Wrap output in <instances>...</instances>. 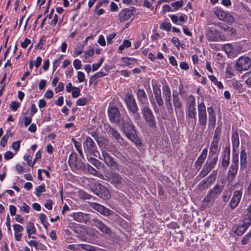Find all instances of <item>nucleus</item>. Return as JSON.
Listing matches in <instances>:
<instances>
[{
  "mask_svg": "<svg viewBox=\"0 0 251 251\" xmlns=\"http://www.w3.org/2000/svg\"><path fill=\"white\" fill-rule=\"evenodd\" d=\"M103 61H104V58H101L100 59V60H99V61L98 62V63L93 64H92V70H93V71H95L97 70L100 67V66L101 65V64H102Z\"/></svg>",
  "mask_w": 251,
  "mask_h": 251,
  "instance_id": "51",
  "label": "nucleus"
},
{
  "mask_svg": "<svg viewBox=\"0 0 251 251\" xmlns=\"http://www.w3.org/2000/svg\"><path fill=\"white\" fill-rule=\"evenodd\" d=\"M20 208L23 212L25 213H28L29 212L30 207L25 202L23 203V205L20 207Z\"/></svg>",
  "mask_w": 251,
  "mask_h": 251,
  "instance_id": "57",
  "label": "nucleus"
},
{
  "mask_svg": "<svg viewBox=\"0 0 251 251\" xmlns=\"http://www.w3.org/2000/svg\"><path fill=\"white\" fill-rule=\"evenodd\" d=\"M20 103L17 101H12L9 104V108L13 111H16L20 107Z\"/></svg>",
  "mask_w": 251,
  "mask_h": 251,
  "instance_id": "45",
  "label": "nucleus"
},
{
  "mask_svg": "<svg viewBox=\"0 0 251 251\" xmlns=\"http://www.w3.org/2000/svg\"><path fill=\"white\" fill-rule=\"evenodd\" d=\"M84 152L87 155H92L97 156V154L99 153L98 148L96 144L89 136L86 137L85 141L83 143Z\"/></svg>",
  "mask_w": 251,
  "mask_h": 251,
  "instance_id": "9",
  "label": "nucleus"
},
{
  "mask_svg": "<svg viewBox=\"0 0 251 251\" xmlns=\"http://www.w3.org/2000/svg\"><path fill=\"white\" fill-rule=\"evenodd\" d=\"M241 223L248 227L251 225V203L242 216Z\"/></svg>",
  "mask_w": 251,
  "mask_h": 251,
  "instance_id": "24",
  "label": "nucleus"
},
{
  "mask_svg": "<svg viewBox=\"0 0 251 251\" xmlns=\"http://www.w3.org/2000/svg\"><path fill=\"white\" fill-rule=\"evenodd\" d=\"M251 66V60L248 57H240L235 64V68L238 72L248 70Z\"/></svg>",
  "mask_w": 251,
  "mask_h": 251,
  "instance_id": "14",
  "label": "nucleus"
},
{
  "mask_svg": "<svg viewBox=\"0 0 251 251\" xmlns=\"http://www.w3.org/2000/svg\"><path fill=\"white\" fill-rule=\"evenodd\" d=\"M125 102L129 111L133 114L136 115L138 118L140 116L138 113V107L133 94L128 93L125 97Z\"/></svg>",
  "mask_w": 251,
  "mask_h": 251,
  "instance_id": "7",
  "label": "nucleus"
},
{
  "mask_svg": "<svg viewBox=\"0 0 251 251\" xmlns=\"http://www.w3.org/2000/svg\"><path fill=\"white\" fill-rule=\"evenodd\" d=\"M243 193V189L236 190L233 192V196L229 202V205L232 210L234 209L239 204Z\"/></svg>",
  "mask_w": 251,
  "mask_h": 251,
  "instance_id": "18",
  "label": "nucleus"
},
{
  "mask_svg": "<svg viewBox=\"0 0 251 251\" xmlns=\"http://www.w3.org/2000/svg\"><path fill=\"white\" fill-rule=\"evenodd\" d=\"M221 134L222 124H221L220 125L218 124V126L216 127L214 133L213 138L220 140Z\"/></svg>",
  "mask_w": 251,
  "mask_h": 251,
  "instance_id": "38",
  "label": "nucleus"
},
{
  "mask_svg": "<svg viewBox=\"0 0 251 251\" xmlns=\"http://www.w3.org/2000/svg\"><path fill=\"white\" fill-rule=\"evenodd\" d=\"M224 189L223 185L216 184L213 189L210 190L203 199V202L206 203L214 204L215 200L221 194Z\"/></svg>",
  "mask_w": 251,
  "mask_h": 251,
  "instance_id": "6",
  "label": "nucleus"
},
{
  "mask_svg": "<svg viewBox=\"0 0 251 251\" xmlns=\"http://www.w3.org/2000/svg\"><path fill=\"white\" fill-rule=\"evenodd\" d=\"M87 102V100L86 98H81L76 100V104L78 106H83L86 104Z\"/></svg>",
  "mask_w": 251,
  "mask_h": 251,
  "instance_id": "53",
  "label": "nucleus"
},
{
  "mask_svg": "<svg viewBox=\"0 0 251 251\" xmlns=\"http://www.w3.org/2000/svg\"><path fill=\"white\" fill-rule=\"evenodd\" d=\"M87 159L88 161L94 165L97 169H99L101 166L103 165L101 162L94 157H87Z\"/></svg>",
  "mask_w": 251,
  "mask_h": 251,
  "instance_id": "37",
  "label": "nucleus"
},
{
  "mask_svg": "<svg viewBox=\"0 0 251 251\" xmlns=\"http://www.w3.org/2000/svg\"><path fill=\"white\" fill-rule=\"evenodd\" d=\"M123 132L126 137L133 142L136 146H141L142 143L138 138L133 124L129 122H122Z\"/></svg>",
  "mask_w": 251,
  "mask_h": 251,
  "instance_id": "1",
  "label": "nucleus"
},
{
  "mask_svg": "<svg viewBox=\"0 0 251 251\" xmlns=\"http://www.w3.org/2000/svg\"><path fill=\"white\" fill-rule=\"evenodd\" d=\"M45 97L47 99H51L53 96V93L50 90H48L45 94Z\"/></svg>",
  "mask_w": 251,
  "mask_h": 251,
  "instance_id": "64",
  "label": "nucleus"
},
{
  "mask_svg": "<svg viewBox=\"0 0 251 251\" xmlns=\"http://www.w3.org/2000/svg\"><path fill=\"white\" fill-rule=\"evenodd\" d=\"M251 240V234L249 233L247 235H246L241 240V243L242 245H246L247 244L249 241Z\"/></svg>",
  "mask_w": 251,
  "mask_h": 251,
  "instance_id": "52",
  "label": "nucleus"
},
{
  "mask_svg": "<svg viewBox=\"0 0 251 251\" xmlns=\"http://www.w3.org/2000/svg\"><path fill=\"white\" fill-rule=\"evenodd\" d=\"M13 156L14 154L12 152L10 151H6L4 155V158L6 160L12 159L13 157Z\"/></svg>",
  "mask_w": 251,
  "mask_h": 251,
  "instance_id": "61",
  "label": "nucleus"
},
{
  "mask_svg": "<svg viewBox=\"0 0 251 251\" xmlns=\"http://www.w3.org/2000/svg\"><path fill=\"white\" fill-rule=\"evenodd\" d=\"M68 162L70 167L82 172L85 170V164L79 159L75 152H72L69 158Z\"/></svg>",
  "mask_w": 251,
  "mask_h": 251,
  "instance_id": "11",
  "label": "nucleus"
},
{
  "mask_svg": "<svg viewBox=\"0 0 251 251\" xmlns=\"http://www.w3.org/2000/svg\"><path fill=\"white\" fill-rule=\"evenodd\" d=\"M135 12V8L133 7L123 9L119 14L120 21L124 22L129 20Z\"/></svg>",
  "mask_w": 251,
  "mask_h": 251,
  "instance_id": "19",
  "label": "nucleus"
},
{
  "mask_svg": "<svg viewBox=\"0 0 251 251\" xmlns=\"http://www.w3.org/2000/svg\"><path fill=\"white\" fill-rule=\"evenodd\" d=\"M35 190H36V193H35L37 197H39L40 196L41 193L46 191L45 184H43L42 185H41L38 186L37 187H36Z\"/></svg>",
  "mask_w": 251,
  "mask_h": 251,
  "instance_id": "47",
  "label": "nucleus"
},
{
  "mask_svg": "<svg viewBox=\"0 0 251 251\" xmlns=\"http://www.w3.org/2000/svg\"><path fill=\"white\" fill-rule=\"evenodd\" d=\"M214 13L220 20L225 21L227 23H232L234 22V19L231 15L224 11L220 8H215Z\"/></svg>",
  "mask_w": 251,
  "mask_h": 251,
  "instance_id": "16",
  "label": "nucleus"
},
{
  "mask_svg": "<svg viewBox=\"0 0 251 251\" xmlns=\"http://www.w3.org/2000/svg\"><path fill=\"white\" fill-rule=\"evenodd\" d=\"M78 247H81L82 249L88 251H95V249L93 246L86 244L77 245Z\"/></svg>",
  "mask_w": 251,
  "mask_h": 251,
  "instance_id": "48",
  "label": "nucleus"
},
{
  "mask_svg": "<svg viewBox=\"0 0 251 251\" xmlns=\"http://www.w3.org/2000/svg\"><path fill=\"white\" fill-rule=\"evenodd\" d=\"M209 185L207 183V180L206 179H203L201 181L198 185V188L199 190L202 191L209 187Z\"/></svg>",
  "mask_w": 251,
  "mask_h": 251,
  "instance_id": "42",
  "label": "nucleus"
},
{
  "mask_svg": "<svg viewBox=\"0 0 251 251\" xmlns=\"http://www.w3.org/2000/svg\"><path fill=\"white\" fill-rule=\"evenodd\" d=\"M138 100L141 105H149L147 95L143 89H139L136 92Z\"/></svg>",
  "mask_w": 251,
  "mask_h": 251,
  "instance_id": "21",
  "label": "nucleus"
},
{
  "mask_svg": "<svg viewBox=\"0 0 251 251\" xmlns=\"http://www.w3.org/2000/svg\"><path fill=\"white\" fill-rule=\"evenodd\" d=\"M108 133L111 134L118 143L121 144L123 142L124 140L123 138L121 136L118 131L115 128L110 127L108 129Z\"/></svg>",
  "mask_w": 251,
  "mask_h": 251,
  "instance_id": "29",
  "label": "nucleus"
},
{
  "mask_svg": "<svg viewBox=\"0 0 251 251\" xmlns=\"http://www.w3.org/2000/svg\"><path fill=\"white\" fill-rule=\"evenodd\" d=\"M71 217L73 219L77 222L84 223H90V219L93 217L88 214H85L82 212H77L73 213L71 215Z\"/></svg>",
  "mask_w": 251,
  "mask_h": 251,
  "instance_id": "20",
  "label": "nucleus"
},
{
  "mask_svg": "<svg viewBox=\"0 0 251 251\" xmlns=\"http://www.w3.org/2000/svg\"><path fill=\"white\" fill-rule=\"evenodd\" d=\"M73 65L75 68L76 70L79 69L81 66L80 61L77 59H75L74 60Z\"/></svg>",
  "mask_w": 251,
  "mask_h": 251,
  "instance_id": "60",
  "label": "nucleus"
},
{
  "mask_svg": "<svg viewBox=\"0 0 251 251\" xmlns=\"http://www.w3.org/2000/svg\"><path fill=\"white\" fill-rule=\"evenodd\" d=\"M239 169V154L232 153L231 163L227 172V180L229 183H232L235 180Z\"/></svg>",
  "mask_w": 251,
  "mask_h": 251,
  "instance_id": "2",
  "label": "nucleus"
},
{
  "mask_svg": "<svg viewBox=\"0 0 251 251\" xmlns=\"http://www.w3.org/2000/svg\"><path fill=\"white\" fill-rule=\"evenodd\" d=\"M219 139H214L210 144L209 153L210 154L219 155V152L220 150V146H219Z\"/></svg>",
  "mask_w": 251,
  "mask_h": 251,
  "instance_id": "26",
  "label": "nucleus"
},
{
  "mask_svg": "<svg viewBox=\"0 0 251 251\" xmlns=\"http://www.w3.org/2000/svg\"><path fill=\"white\" fill-rule=\"evenodd\" d=\"M208 114V127L213 128L216 125V115L214 109L212 106L209 107L207 109Z\"/></svg>",
  "mask_w": 251,
  "mask_h": 251,
  "instance_id": "25",
  "label": "nucleus"
},
{
  "mask_svg": "<svg viewBox=\"0 0 251 251\" xmlns=\"http://www.w3.org/2000/svg\"><path fill=\"white\" fill-rule=\"evenodd\" d=\"M101 155L102 157H100V159L104 161L107 167L114 171L119 169L120 166L119 164L109 153L105 151H102Z\"/></svg>",
  "mask_w": 251,
  "mask_h": 251,
  "instance_id": "10",
  "label": "nucleus"
},
{
  "mask_svg": "<svg viewBox=\"0 0 251 251\" xmlns=\"http://www.w3.org/2000/svg\"><path fill=\"white\" fill-rule=\"evenodd\" d=\"M12 148L14 150H15L16 151H19L20 147V141H18L16 142H14L12 143Z\"/></svg>",
  "mask_w": 251,
  "mask_h": 251,
  "instance_id": "62",
  "label": "nucleus"
},
{
  "mask_svg": "<svg viewBox=\"0 0 251 251\" xmlns=\"http://www.w3.org/2000/svg\"><path fill=\"white\" fill-rule=\"evenodd\" d=\"M248 227V226L241 223L239 225L234 226L233 230L236 234L241 236L246 231Z\"/></svg>",
  "mask_w": 251,
  "mask_h": 251,
  "instance_id": "30",
  "label": "nucleus"
},
{
  "mask_svg": "<svg viewBox=\"0 0 251 251\" xmlns=\"http://www.w3.org/2000/svg\"><path fill=\"white\" fill-rule=\"evenodd\" d=\"M231 142L232 144V152L238 153L236 149L239 146V138L237 131H233L232 133Z\"/></svg>",
  "mask_w": 251,
  "mask_h": 251,
  "instance_id": "28",
  "label": "nucleus"
},
{
  "mask_svg": "<svg viewBox=\"0 0 251 251\" xmlns=\"http://www.w3.org/2000/svg\"><path fill=\"white\" fill-rule=\"evenodd\" d=\"M85 170L82 171L84 174L89 173L93 176H99L100 173L94 168L90 166L89 164H86L85 165Z\"/></svg>",
  "mask_w": 251,
  "mask_h": 251,
  "instance_id": "33",
  "label": "nucleus"
},
{
  "mask_svg": "<svg viewBox=\"0 0 251 251\" xmlns=\"http://www.w3.org/2000/svg\"><path fill=\"white\" fill-rule=\"evenodd\" d=\"M72 91V96L74 98H76L80 95V89L78 87H74Z\"/></svg>",
  "mask_w": 251,
  "mask_h": 251,
  "instance_id": "54",
  "label": "nucleus"
},
{
  "mask_svg": "<svg viewBox=\"0 0 251 251\" xmlns=\"http://www.w3.org/2000/svg\"><path fill=\"white\" fill-rule=\"evenodd\" d=\"M91 206L95 210L104 216H109L113 213L111 210L97 203L94 202Z\"/></svg>",
  "mask_w": 251,
  "mask_h": 251,
  "instance_id": "22",
  "label": "nucleus"
},
{
  "mask_svg": "<svg viewBox=\"0 0 251 251\" xmlns=\"http://www.w3.org/2000/svg\"><path fill=\"white\" fill-rule=\"evenodd\" d=\"M107 113L111 123L116 124L117 125H121L123 119L121 116L119 109L116 106H109L107 110Z\"/></svg>",
  "mask_w": 251,
  "mask_h": 251,
  "instance_id": "8",
  "label": "nucleus"
},
{
  "mask_svg": "<svg viewBox=\"0 0 251 251\" xmlns=\"http://www.w3.org/2000/svg\"><path fill=\"white\" fill-rule=\"evenodd\" d=\"M77 79L79 82H82L84 81L85 75L83 72L80 71L77 72Z\"/></svg>",
  "mask_w": 251,
  "mask_h": 251,
  "instance_id": "58",
  "label": "nucleus"
},
{
  "mask_svg": "<svg viewBox=\"0 0 251 251\" xmlns=\"http://www.w3.org/2000/svg\"><path fill=\"white\" fill-rule=\"evenodd\" d=\"M197 112L196 107L186 108V116L189 119H195Z\"/></svg>",
  "mask_w": 251,
  "mask_h": 251,
  "instance_id": "35",
  "label": "nucleus"
},
{
  "mask_svg": "<svg viewBox=\"0 0 251 251\" xmlns=\"http://www.w3.org/2000/svg\"><path fill=\"white\" fill-rule=\"evenodd\" d=\"M187 108L196 107L195 98L191 96L186 103Z\"/></svg>",
  "mask_w": 251,
  "mask_h": 251,
  "instance_id": "43",
  "label": "nucleus"
},
{
  "mask_svg": "<svg viewBox=\"0 0 251 251\" xmlns=\"http://www.w3.org/2000/svg\"><path fill=\"white\" fill-rule=\"evenodd\" d=\"M183 5V1L182 0L177 1L171 4V6L174 8L175 10H177Z\"/></svg>",
  "mask_w": 251,
  "mask_h": 251,
  "instance_id": "50",
  "label": "nucleus"
},
{
  "mask_svg": "<svg viewBox=\"0 0 251 251\" xmlns=\"http://www.w3.org/2000/svg\"><path fill=\"white\" fill-rule=\"evenodd\" d=\"M205 159L206 158H205L204 157L199 156L198 157L197 160H196V161L195 163V164H194L195 168L198 170H200L201 168L202 165L204 163Z\"/></svg>",
  "mask_w": 251,
  "mask_h": 251,
  "instance_id": "40",
  "label": "nucleus"
},
{
  "mask_svg": "<svg viewBox=\"0 0 251 251\" xmlns=\"http://www.w3.org/2000/svg\"><path fill=\"white\" fill-rule=\"evenodd\" d=\"M165 102L168 112L169 113H172L173 112V107L171 100L166 101Z\"/></svg>",
  "mask_w": 251,
  "mask_h": 251,
  "instance_id": "56",
  "label": "nucleus"
},
{
  "mask_svg": "<svg viewBox=\"0 0 251 251\" xmlns=\"http://www.w3.org/2000/svg\"><path fill=\"white\" fill-rule=\"evenodd\" d=\"M173 104L176 110L181 109L182 108V103L180 98L173 100Z\"/></svg>",
  "mask_w": 251,
  "mask_h": 251,
  "instance_id": "41",
  "label": "nucleus"
},
{
  "mask_svg": "<svg viewBox=\"0 0 251 251\" xmlns=\"http://www.w3.org/2000/svg\"><path fill=\"white\" fill-rule=\"evenodd\" d=\"M218 155L210 154L209 153L207 160L204 164L200 172L199 176L204 177L213 169L217 163Z\"/></svg>",
  "mask_w": 251,
  "mask_h": 251,
  "instance_id": "4",
  "label": "nucleus"
},
{
  "mask_svg": "<svg viewBox=\"0 0 251 251\" xmlns=\"http://www.w3.org/2000/svg\"><path fill=\"white\" fill-rule=\"evenodd\" d=\"M141 113L143 118L145 121L147 125L154 129L156 127V122L155 117L149 105L142 106L141 107Z\"/></svg>",
  "mask_w": 251,
  "mask_h": 251,
  "instance_id": "5",
  "label": "nucleus"
},
{
  "mask_svg": "<svg viewBox=\"0 0 251 251\" xmlns=\"http://www.w3.org/2000/svg\"><path fill=\"white\" fill-rule=\"evenodd\" d=\"M230 148L226 146L224 149L221 155V166L224 169H227L230 163Z\"/></svg>",
  "mask_w": 251,
  "mask_h": 251,
  "instance_id": "17",
  "label": "nucleus"
},
{
  "mask_svg": "<svg viewBox=\"0 0 251 251\" xmlns=\"http://www.w3.org/2000/svg\"><path fill=\"white\" fill-rule=\"evenodd\" d=\"M15 233H18L19 232H22L24 230V227L19 224H14L13 226Z\"/></svg>",
  "mask_w": 251,
  "mask_h": 251,
  "instance_id": "55",
  "label": "nucleus"
},
{
  "mask_svg": "<svg viewBox=\"0 0 251 251\" xmlns=\"http://www.w3.org/2000/svg\"><path fill=\"white\" fill-rule=\"evenodd\" d=\"M240 169L244 170L247 168V154L245 147H242L240 151Z\"/></svg>",
  "mask_w": 251,
  "mask_h": 251,
  "instance_id": "27",
  "label": "nucleus"
},
{
  "mask_svg": "<svg viewBox=\"0 0 251 251\" xmlns=\"http://www.w3.org/2000/svg\"><path fill=\"white\" fill-rule=\"evenodd\" d=\"M107 180L115 187L122 185L124 183L123 178L118 173L114 172L108 173L106 175Z\"/></svg>",
  "mask_w": 251,
  "mask_h": 251,
  "instance_id": "15",
  "label": "nucleus"
},
{
  "mask_svg": "<svg viewBox=\"0 0 251 251\" xmlns=\"http://www.w3.org/2000/svg\"><path fill=\"white\" fill-rule=\"evenodd\" d=\"M226 53L227 56L229 58H234L238 54V52L236 50V48H222Z\"/></svg>",
  "mask_w": 251,
  "mask_h": 251,
  "instance_id": "34",
  "label": "nucleus"
},
{
  "mask_svg": "<svg viewBox=\"0 0 251 251\" xmlns=\"http://www.w3.org/2000/svg\"><path fill=\"white\" fill-rule=\"evenodd\" d=\"M90 224L97 227L101 232L107 235L112 233L111 229L105 225L98 217L94 216L90 219Z\"/></svg>",
  "mask_w": 251,
  "mask_h": 251,
  "instance_id": "12",
  "label": "nucleus"
},
{
  "mask_svg": "<svg viewBox=\"0 0 251 251\" xmlns=\"http://www.w3.org/2000/svg\"><path fill=\"white\" fill-rule=\"evenodd\" d=\"M209 40L217 41L220 39V34L216 30H210L207 34Z\"/></svg>",
  "mask_w": 251,
  "mask_h": 251,
  "instance_id": "32",
  "label": "nucleus"
},
{
  "mask_svg": "<svg viewBox=\"0 0 251 251\" xmlns=\"http://www.w3.org/2000/svg\"><path fill=\"white\" fill-rule=\"evenodd\" d=\"M199 123L205 128L207 121V116L206 111V107L204 103L202 102L198 105Z\"/></svg>",
  "mask_w": 251,
  "mask_h": 251,
  "instance_id": "13",
  "label": "nucleus"
},
{
  "mask_svg": "<svg viewBox=\"0 0 251 251\" xmlns=\"http://www.w3.org/2000/svg\"><path fill=\"white\" fill-rule=\"evenodd\" d=\"M32 116L30 115V117L25 116L24 117V124L25 126H26L31 123L32 121Z\"/></svg>",
  "mask_w": 251,
  "mask_h": 251,
  "instance_id": "63",
  "label": "nucleus"
},
{
  "mask_svg": "<svg viewBox=\"0 0 251 251\" xmlns=\"http://www.w3.org/2000/svg\"><path fill=\"white\" fill-rule=\"evenodd\" d=\"M153 92L158 105L161 107L164 105V102L162 98L161 90L157 84L152 86Z\"/></svg>",
  "mask_w": 251,
  "mask_h": 251,
  "instance_id": "23",
  "label": "nucleus"
},
{
  "mask_svg": "<svg viewBox=\"0 0 251 251\" xmlns=\"http://www.w3.org/2000/svg\"><path fill=\"white\" fill-rule=\"evenodd\" d=\"M26 231L28 234V237L30 238L32 234H34L36 232V229L34 225L32 222H29L26 226Z\"/></svg>",
  "mask_w": 251,
  "mask_h": 251,
  "instance_id": "36",
  "label": "nucleus"
},
{
  "mask_svg": "<svg viewBox=\"0 0 251 251\" xmlns=\"http://www.w3.org/2000/svg\"><path fill=\"white\" fill-rule=\"evenodd\" d=\"M208 77L209 79L215 85L217 86L219 89H223L224 86L221 81L217 80L216 77L214 75H209Z\"/></svg>",
  "mask_w": 251,
  "mask_h": 251,
  "instance_id": "39",
  "label": "nucleus"
},
{
  "mask_svg": "<svg viewBox=\"0 0 251 251\" xmlns=\"http://www.w3.org/2000/svg\"><path fill=\"white\" fill-rule=\"evenodd\" d=\"M24 159L27 162L28 166H31V167L33 166L34 163H33V162L32 163H31V157L30 156H29L28 155L25 154L24 156Z\"/></svg>",
  "mask_w": 251,
  "mask_h": 251,
  "instance_id": "59",
  "label": "nucleus"
},
{
  "mask_svg": "<svg viewBox=\"0 0 251 251\" xmlns=\"http://www.w3.org/2000/svg\"><path fill=\"white\" fill-rule=\"evenodd\" d=\"M163 95L165 101L171 100V92L169 86L166 83L162 87Z\"/></svg>",
  "mask_w": 251,
  "mask_h": 251,
  "instance_id": "31",
  "label": "nucleus"
},
{
  "mask_svg": "<svg viewBox=\"0 0 251 251\" xmlns=\"http://www.w3.org/2000/svg\"><path fill=\"white\" fill-rule=\"evenodd\" d=\"M78 196L82 199L89 200L91 198V196L90 195L83 190L79 191Z\"/></svg>",
  "mask_w": 251,
  "mask_h": 251,
  "instance_id": "44",
  "label": "nucleus"
},
{
  "mask_svg": "<svg viewBox=\"0 0 251 251\" xmlns=\"http://www.w3.org/2000/svg\"><path fill=\"white\" fill-rule=\"evenodd\" d=\"M91 192L103 200H109L111 198L109 190L101 184L96 182L90 185Z\"/></svg>",
  "mask_w": 251,
  "mask_h": 251,
  "instance_id": "3",
  "label": "nucleus"
},
{
  "mask_svg": "<svg viewBox=\"0 0 251 251\" xmlns=\"http://www.w3.org/2000/svg\"><path fill=\"white\" fill-rule=\"evenodd\" d=\"M8 132H10V131H8L6 134L4 135L1 139L0 144L2 147H4L6 145L7 142L9 138V135L8 134Z\"/></svg>",
  "mask_w": 251,
  "mask_h": 251,
  "instance_id": "49",
  "label": "nucleus"
},
{
  "mask_svg": "<svg viewBox=\"0 0 251 251\" xmlns=\"http://www.w3.org/2000/svg\"><path fill=\"white\" fill-rule=\"evenodd\" d=\"M226 73V76L228 78H231L234 75V73L232 71V68L231 65L229 64L227 65Z\"/></svg>",
  "mask_w": 251,
  "mask_h": 251,
  "instance_id": "46",
  "label": "nucleus"
}]
</instances>
